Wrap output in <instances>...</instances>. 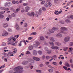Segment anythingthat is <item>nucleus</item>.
<instances>
[{
	"mask_svg": "<svg viewBox=\"0 0 73 73\" xmlns=\"http://www.w3.org/2000/svg\"><path fill=\"white\" fill-rule=\"evenodd\" d=\"M60 30L61 31L58 32H60V33H64V34L65 35H66V32H64V31H68V29L65 27H61Z\"/></svg>",
	"mask_w": 73,
	"mask_h": 73,
	"instance_id": "obj_2",
	"label": "nucleus"
},
{
	"mask_svg": "<svg viewBox=\"0 0 73 73\" xmlns=\"http://www.w3.org/2000/svg\"><path fill=\"white\" fill-rule=\"evenodd\" d=\"M14 50H15L13 51V52L14 53H16L17 52V49H16V48H15Z\"/></svg>",
	"mask_w": 73,
	"mask_h": 73,
	"instance_id": "obj_47",
	"label": "nucleus"
},
{
	"mask_svg": "<svg viewBox=\"0 0 73 73\" xmlns=\"http://www.w3.org/2000/svg\"><path fill=\"white\" fill-rule=\"evenodd\" d=\"M63 68L64 69H65V70H67V67H66L65 66H63Z\"/></svg>",
	"mask_w": 73,
	"mask_h": 73,
	"instance_id": "obj_35",
	"label": "nucleus"
},
{
	"mask_svg": "<svg viewBox=\"0 0 73 73\" xmlns=\"http://www.w3.org/2000/svg\"><path fill=\"white\" fill-rule=\"evenodd\" d=\"M68 49V47H66L64 48L63 50L64 51H66Z\"/></svg>",
	"mask_w": 73,
	"mask_h": 73,
	"instance_id": "obj_24",
	"label": "nucleus"
},
{
	"mask_svg": "<svg viewBox=\"0 0 73 73\" xmlns=\"http://www.w3.org/2000/svg\"><path fill=\"white\" fill-rule=\"evenodd\" d=\"M28 5V4L27 3H24L23 4V5L24 6H27Z\"/></svg>",
	"mask_w": 73,
	"mask_h": 73,
	"instance_id": "obj_30",
	"label": "nucleus"
},
{
	"mask_svg": "<svg viewBox=\"0 0 73 73\" xmlns=\"http://www.w3.org/2000/svg\"><path fill=\"white\" fill-rule=\"evenodd\" d=\"M48 43L49 44H50V45H52V46H54V43H53V42H52L49 41L48 42Z\"/></svg>",
	"mask_w": 73,
	"mask_h": 73,
	"instance_id": "obj_21",
	"label": "nucleus"
},
{
	"mask_svg": "<svg viewBox=\"0 0 73 73\" xmlns=\"http://www.w3.org/2000/svg\"><path fill=\"white\" fill-rule=\"evenodd\" d=\"M33 55H34V56H36L37 54V52H36V51L35 50H34L33 51Z\"/></svg>",
	"mask_w": 73,
	"mask_h": 73,
	"instance_id": "obj_23",
	"label": "nucleus"
},
{
	"mask_svg": "<svg viewBox=\"0 0 73 73\" xmlns=\"http://www.w3.org/2000/svg\"><path fill=\"white\" fill-rule=\"evenodd\" d=\"M37 45H36V44H33V46H34V47H36V46H37Z\"/></svg>",
	"mask_w": 73,
	"mask_h": 73,
	"instance_id": "obj_62",
	"label": "nucleus"
},
{
	"mask_svg": "<svg viewBox=\"0 0 73 73\" xmlns=\"http://www.w3.org/2000/svg\"><path fill=\"white\" fill-rule=\"evenodd\" d=\"M56 36L57 37H62V35L60 33L58 34Z\"/></svg>",
	"mask_w": 73,
	"mask_h": 73,
	"instance_id": "obj_26",
	"label": "nucleus"
},
{
	"mask_svg": "<svg viewBox=\"0 0 73 73\" xmlns=\"http://www.w3.org/2000/svg\"><path fill=\"white\" fill-rule=\"evenodd\" d=\"M26 54H31V52L29 51H27L26 52Z\"/></svg>",
	"mask_w": 73,
	"mask_h": 73,
	"instance_id": "obj_38",
	"label": "nucleus"
},
{
	"mask_svg": "<svg viewBox=\"0 0 73 73\" xmlns=\"http://www.w3.org/2000/svg\"><path fill=\"white\" fill-rule=\"evenodd\" d=\"M45 3V1H44L41 3V4H44Z\"/></svg>",
	"mask_w": 73,
	"mask_h": 73,
	"instance_id": "obj_57",
	"label": "nucleus"
},
{
	"mask_svg": "<svg viewBox=\"0 0 73 73\" xmlns=\"http://www.w3.org/2000/svg\"><path fill=\"white\" fill-rule=\"evenodd\" d=\"M42 58L43 60H44L45 59V56H43L42 57Z\"/></svg>",
	"mask_w": 73,
	"mask_h": 73,
	"instance_id": "obj_60",
	"label": "nucleus"
},
{
	"mask_svg": "<svg viewBox=\"0 0 73 73\" xmlns=\"http://www.w3.org/2000/svg\"><path fill=\"white\" fill-rule=\"evenodd\" d=\"M44 6H45V7H48V5H47V4L46 3L45 4H44Z\"/></svg>",
	"mask_w": 73,
	"mask_h": 73,
	"instance_id": "obj_61",
	"label": "nucleus"
},
{
	"mask_svg": "<svg viewBox=\"0 0 73 73\" xmlns=\"http://www.w3.org/2000/svg\"><path fill=\"white\" fill-rule=\"evenodd\" d=\"M11 3L7 2L5 3L4 6L6 7H9L11 6Z\"/></svg>",
	"mask_w": 73,
	"mask_h": 73,
	"instance_id": "obj_5",
	"label": "nucleus"
},
{
	"mask_svg": "<svg viewBox=\"0 0 73 73\" xmlns=\"http://www.w3.org/2000/svg\"><path fill=\"white\" fill-rule=\"evenodd\" d=\"M42 13V10L41 9H40L38 11V12L36 11V12L35 16L36 17H38L39 15H41Z\"/></svg>",
	"mask_w": 73,
	"mask_h": 73,
	"instance_id": "obj_3",
	"label": "nucleus"
},
{
	"mask_svg": "<svg viewBox=\"0 0 73 73\" xmlns=\"http://www.w3.org/2000/svg\"><path fill=\"white\" fill-rule=\"evenodd\" d=\"M15 27L17 29H19V25L17 23L15 25Z\"/></svg>",
	"mask_w": 73,
	"mask_h": 73,
	"instance_id": "obj_18",
	"label": "nucleus"
},
{
	"mask_svg": "<svg viewBox=\"0 0 73 73\" xmlns=\"http://www.w3.org/2000/svg\"><path fill=\"white\" fill-rule=\"evenodd\" d=\"M51 48L52 49H55V50H57L59 48V47H58L57 46H52L51 47Z\"/></svg>",
	"mask_w": 73,
	"mask_h": 73,
	"instance_id": "obj_8",
	"label": "nucleus"
},
{
	"mask_svg": "<svg viewBox=\"0 0 73 73\" xmlns=\"http://www.w3.org/2000/svg\"><path fill=\"white\" fill-rule=\"evenodd\" d=\"M12 2L13 4H16V1H15V0H13L12 1Z\"/></svg>",
	"mask_w": 73,
	"mask_h": 73,
	"instance_id": "obj_48",
	"label": "nucleus"
},
{
	"mask_svg": "<svg viewBox=\"0 0 73 73\" xmlns=\"http://www.w3.org/2000/svg\"><path fill=\"white\" fill-rule=\"evenodd\" d=\"M37 52L39 54H40V55L42 54V52L40 50H38L37 51Z\"/></svg>",
	"mask_w": 73,
	"mask_h": 73,
	"instance_id": "obj_16",
	"label": "nucleus"
},
{
	"mask_svg": "<svg viewBox=\"0 0 73 73\" xmlns=\"http://www.w3.org/2000/svg\"><path fill=\"white\" fill-rule=\"evenodd\" d=\"M36 33L35 32H33L30 34V36H33V35H36Z\"/></svg>",
	"mask_w": 73,
	"mask_h": 73,
	"instance_id": "obj_15",
	"label": "nucleus"
},
{
	"mask_svg": "<svg viewBox=\"0 0 73 73\" xmlns=\"http://www.w3.org/2000/svg\"><path fill=\"white\" fill-rule=\"evenodd\" d=\"M8 45L11 44L12 45H13V46H16L17 45V44L13 43V42H10L8 43Z\"/></svg>",
	"mask_w": 73,
	"mask_h": 73,
	"instance_id": "obj_10",
	"label": "nucleus"
},
{
	"mask_svg": "<svg viewBox=\"0 0 73 73\" xmlns=\"http://www.w3.org/2000/svg\"><path fill=\"white\" fill-rule=\"evenodd\" d=\"M49 32L51 33H53L54 32V31H53L52 30L50 29L49 30Z\"/></svg>",
	"mask_w": 73,
	"mask_h": 73,
	"instance_id": "obj_29",
	"label": "nucleus"
},
{
	"mask_svg": "<svg viewBox=\"0 0 73 73\" xmlns=\"http://www.w3.org/2000/svg\"><path fill=\"white\" fill-rule=\"evenodd\" d=\"M35 43L36 44V45H37V46L38 45H40V42L37 41H35Z\"/></svg>",
	"mask_w": 73,
	"mask_h": 73,
	"instance_id": "obj_19",
	"label": "nucleus"
},
{
	"mask_svg": "<svg viewBox=\"0 0 73 73\" xmlns=\"http://www.w3.org/2000/svg\"><path fill=\"white\" fill-rule=\"evenodd\" d=\"M65 21L66 23H68V22H69V20L68 19H66L65 20Z\"/></svg>",
	"mask_w": 73,
	"mask_h": 73,
	"instance_id": "obj_55",
	"label": "nucleus"
},
{
	"mask_svg": "<svg viewBox=\"0 0 73 73\" xmlns=\"http://www.w3.org/2000/svg\"><path fill=\"white\" fill-rule=\"evenodd\" d=\"M14 37H16L17 38H18V37H19V35H15Z\"/></svg>",
	"mask_w": 73,
	"mask_h": 73,
	"instance_id": "obj_52",
	"label": "nucleus"
},
{
	"mask_svg": "<svg viewBox=\"0 0 73 73\" xmlns=\"http://www.w3.org/2000/svg\"><path fill=\"white\" fill-rule=\"evenodd\" d=\"M42 9L43 11H46V9L44 7H42Z\"/></svg>",
	"mask_w": 73,
	"mask_h": 73,
	"instance_id": "obj_32",
	"label": "nucleus"
},
{
	"mask_svg": "<svg viewBox=\"0 0 73 73\" xmlns=\"http://www.w3.org/2000/svg\"><path fill=\"white\" fill-rule=\"evenodd\" d=\"M70 40V37L66 36L64 38V41L65 42H68Z\"/></svg>",
	"mask_w": 73,
	"mask_h": 73,
	"instance_id": "obj_7",
	"label": "nucleus"
},
{
	"mask_svg": "<svg viewBox=\"0 0 73 73\" xmlns=\"http://www.w3.org/2000/svg\"><path fill=\"white\" fill-rule=\"evenodd\" d=\"M4 17V15H0V18L1 19V18H3Z\"/></svg>",
	"mask_w": 73,
	"mask_h": 73,
	"instance_id": "obj_58",
	"label": "nucleus"
},
{
	"mask_svg": "<svg viewBox=\"0 0 73 73\" xmlns=\"http://www.w3.org/2000/svg\"><path fill=\"white\" fill-rule=\"evenodd\" d=\"M19 11H20V9H17L16 10V12H19Z\"/></svg>",
	"mask_w": 73,
	"mask_h": 73,
	"instance_id": "obj_53",
	"label": "nucleus"
},
{
	"mask_svg": "<svg viewBox=\"0 0 73 73\" xmlns=\"http://www.w3.org/2000/svg\"><path fill=\"white\" fill-rule=\"evenodd\" d=\"M36 72H38V73H40V72H41V70H36Z\"/></svg>",
	"mask_w": 73,
	"mask_h": 73,
	"instance_id": "obj_51",
	"label": "nucleus"
},
{
	"mask_svg": "<svg viewBox=\"0 0 73 73\" xmlns=\"http://www.w3.org/2000/svg\"><path fill=\"white\" fill-rule=\"evenodd\" d=\"M48 7H51V6L52 5V3H50V2H49L48 3Z\"/></svg>",
	"mask_w": 73,
	"mask_h": 73,
	"instance_id": "obj_33",
	"label": "nucleus"
},
{
	"mask_svg": "<svg viewBox=\"0 0 73 73\" xmlns=\"http://www.w3.org/2000/svg\"><path fill=\"white\" fill-rule=\"evenodd\" d=\"M51 52H52V50H48L47 53H48V54H50V53Z\"/></svg>",
	"mask_w": 73,
	"mask_h": 73,
	"instance_id": "obj_36",
	"label": "nucleus"
},
{
	"mask_svg": "<svg viewBox=\"0 0 73 73\" xmlns=\"http://www.w3.org/2000/svg\"><path fill=\"white\" fill-rule=\"evenodd\" d=\"M8 17H9L10 19H12V15H9L8 16Z\"/></svg>",
	"mask_w": 73,
	"mask_h": 73,
	"instance_id": "obj_44",
	"label": "nucleus"
},
{
	"mask_svg": "<svg viewBox=\"0 0 73 73\" xmlns=\"http://www.w3.org/2000/svg\"><path fill=\"white\" fill-rule=\"evenodd\" d=\"M7 31L8 32H12V29H8L7 30Z\"/></svg>",
	"mask_w": 73,
	"mask_h": 73,
	"instance_id": "obj_37",
	"label": "nucleus"
},
{
	"mask_svg": "<svg viewBox=\"0 0 73 73\" xmlns=\"http://www.w3.org/2000/svg\"><path fill=\"white\" fill-rule=\"evenodd\" d=\"M27 26H28V23H25V24L24 27H27Z\"/></svg>",
	"mask_w": 73,
	"mask_h": 73,
	"instance_id": "obj_41",
	"label": "nucleus"
},
{
	"mask_svg": "<svg viewBox=\"0 0 73 73\" xmlns=\"http://www.w3.org/2000/svg\"><path fill=\"white\" fill-rule=\"evenodd\" d=\"M28 63V62L27 61H24L22 62V64H27V63Z\"/></svg>",
	"mask_w": 73,
	"mask_h": 73,
	"instance_id": "obj_27",
	"label": "nucleus"
},
{
	"mask_svg": "<svg viewBox=\"0 0 73 73\" xmlns=\"http://www.w3.org/2000/svg\"><path fill=\"white\" fill-rule=\"evenodd\" d=\"M25 10H26L27 11H29V10L30 9V7L28 6H27L25 7Z\"/></svg>",
	"mask_w": 73,
	"mask_h": 73,
	"instance_id": "obj_17",
	"label": "nucleus"
},
{
	"mask_svg": "<svg viewBox=\"0 0 73 73\" xmlns=\"http://www.w3.org/2000/svg\"><path fill=\"white\" fill-rule=\"evenodd\" d=\"M55 44L56 45H57L58 46H60V45H61V44L58 42H55Z\"/></svg>",
	"mask_w": 73,
	"mask_h": 73,
	"instance_id": "obj_20",
	"label": "nucleus"
},
{
	"mask_svg": "<svg viewBox=\"0 0 73 73\" xmlns=\"http://www.w3.org/2000/svg\"><path fill=\"white\" fill-rule=\"evenodd\" d=\"M27 15L29 16H30L31 17L32 16H33V17H34L35 16V14L34 12H32L31 13H27Z\"/></svg>",
	"mask_w": 73,
	"mask_h": 73,
	"instance_id": "obj_6",
	"label": "nucleus"
},
{
	"mask_svg": "<svg viewBox=\"0 0 73 73\" xmlns=\"http://www.w3.org/2000/svg\"><path fill=\"white\" fill-rule=\"evenodd\" d=\"M59 23L61 24H64V21H59Z\"/></svg>",
	"mask_w": 73,
	"mask_h": 73,
	"instance_id": "obj_42",
	"label": "nucleus"
},
{
	"mask_svg": "<svg viewBox=\"0 0 73 73\" xmlns=\"http://www.w3.org/2000/svg\"><path fill=\"white\" fill-rule=\"evenodd\" d=\"M70 46H72V45H73V43L72 42H71L70 43Z\"/></svg>",
	"mask_w": 73,
	"mask_h": 73,
	"instance_id": "obj_64",
	"label": "nucleus"
},
{
	"mask_svg": "<svg viewBox=\"0 0 73 73\" xmlns=\"http://www.w3.org/2000/svg\"><path fill=\"white\" fill-rule=\"evenodd\" d=\"M48 71L50 73H52L53 72V70L52 69H48Z\"/></svg>",
	"mask_w": 73,
	"mask_h": 73,
	"instance_id": "obj_22",
	"label": "nucleus"
},
{
	"mask_svg": "<svg viewBox=\"0 0 73 73\" xmlns=\"http://www.w3.org/2000/svg\"><path fill=\"white\" fill-rule=\"evenodd\" d=\"M47 66L48 67H49L50 68H52V66L50 64H47Z\"/></svg>",
	"mask_w": 73,
	"mask_h": 73,
	"instance_id": "obj_46",
	"label": "nucleus"
},
{
	"mask_svg": "<svg viewBox=\"0 0 73 73\" xmlns=\"http://www.w3.org/2000/svg\"><path fill=\"white\" fill-rule=\"evenodd\" d=\"M3 28H7L8 27V25L6 23H4L3 24Z\"/></svg>",
	"mask_w": 73,
	"mask_h": 73,
	"instance_id": "obj_9",
	"label": "nucleus"
},
{
	"mask_svg": "<svg viewBox=\"0 0 73 73\" xmlns=\"http://www.w3.org/2000/svg\"><path fill=\"white\" fill-rule=\"evenodd\" d=\"M50 57H50L49 56H46V58L47 59H49Z\"/></svg>",
	"mask_w": 73,
	"mask_h": 73,
	"instance_id": "obj_50",
	"label": "nucleus"
},
{
	"mask_svg": "<svg viewBox=\"0 0 73 73\" xmlns=\"http://www.w3.org/2000/svg\"><path fill=\"white\" fill-rule=\"evenodd\" d=\"M69 49H70V50L68 51V52H70L72 51V48H70Z\"/></svg>",
	"mask_w": 73,
	"mask_h": 73,
	"instance_id": "obj_40",
	"label": "nucleus"
},
{
	"mask_svg": "<svg viewBox=\"0 0 73 73\" xmlns=\"http://www.w3.org/2000/svg\"><path fill=\"white\" fill-rule=\"evenodd\" d=\"M65 65L66 66H67L68 67H70V65L69 64H65Z\"/></svg>",
	"mask_w": 73,
	"mask_h": 73,
	"instance_id": "obj_54",
	"label": "nucleus"
},
{
	"mask_svg": "<svg viewBox=\"0 0 73 73\" xmlns=\"http://www.w3.org/2000/svg\"><path fill=\"white\" fill-rule=\"evenodd\" d=\"M58 12V11H55V12H54V13L56 15H57V13Z\"/></svg>",
	"mask_w": 73,
	"mask_h": 73,
	"instance_id": "obj_59",
	"label": "nucleus"
},
{
	"mask_svg": "<svg viewBox=\"0 0 73 73\" xmlns=\"http://www.w3.org/2000/svg\"><path fill=\"white\" fill-rule=\"evenodd\" d=\"M40 39L41 41H44L45 40V38L42 36H41L40 37Z\"/></svg>",
	"mask_w": 73,
	"mask_h": 73,
	"instance_id": "obj_12",
	"label": "nucleus"
},
{
	"mask_svg": "<svg viewBox=\"0 0 73 73\" xmlns=\"http://www.w3.org/2000/svg\"><path fill=\"white\" fill-rule=\"evenodd\" d=\"M44 49L46 51H48V47H45L44 48Z\"/></svg>",
	"mask_w": 73,
	"mask_h": 73,
	"instance_id": "obj_39",
	"label": "nucleus"
},
{
	"mask_svg": "<svg viewBox=\"0 0 73 73\" xmlns=\"http://www.w3.org/2000/svg\"><path fill=\"white\" fill-rule=\"evenodd\" d=\"M52 29L53 31H57V29H58L57 28H56V27H53Z\"/></svg>",
	"mask_w": 73,
	"mask_h": 73,
	"instance_id": "obj_31",
	"label": "nucleus"
},
{
	"mask_svg": "<svg viewBox=\"0 0 73 73\" xmlns=\"http://www.w3.org/2000/svg\"><path fill=\"white\" fill-rule=\"evenodd\" d=\"M51 58H56V55H54L53 56H52V57H51Z\"/></svg>",
	"mask_w": 73,
	"mask_h": 73,
	"instance_id": "obj_43",
	"label": "nucleus"
},
{
	"mask_svg": "<svg viewBox=\"0 0 73 73\" xmlns=\"http://www.w3.org/2000/svg\"><path fill=\"white\" fill-rule=\"evenodd\" d=\"M6 20L7 21H9V18L8 17H7L6 18Z\"/></svg>",
	"mask_w": 73,
	"mask_h": 73,
	"instance_id": "obj_63",
	"label": "nucleus"
},
{
	"mask_svg": "<svg viewBox=\"0 0 73 73\" xmlns=\"http://www.w3.org/2000/svg\"><path fill=\"white\" fill-rule=\"evenodd\" d=\"M33 38L32 37H30L28 38V39L29 40H31Z\"/></svg>",
	"mask_w": 73,
	"mask_h": 73,
	"instance_id": "obj_45",
	"label": "nucleus"
},
{
	"mask_svg": "<svg viewBox=\"0 0 73 73\" xmlns=\"http://www.w3.org/2000/svg\"><path fill=\"white\" fill-rule=\"evenodd\" d=\"M8 35V33L5 31H4L2 34V36H7Z\"/></svg>",
	"mask_w": 73,
	"mask_h": 73,
	"instance_id": "obj_4",
	"label": "nucleus"
},
{
	"mask_svg": "<svg viewBox=\"0 0 73 73\" xmlns=\"http://www.w3.org/2000/svg\"><path fill=\"white\" fill-rule=\"evenodd\" d=\"M6 45V43L4 42L2 43V44L1 45V46H5Z\"/></svg>",
	"mask_w": 73,
	"mask_h": 73,
	"instance_id": "obj_34",
	"label": "nucleus"
},
{
	"mask_svg": "<svg viewBox=\"0 0 73 73\" xmlns=\"http://www.w3.org/2000/svg\"><path fill=\"white\" fill-rule=\"evenodd\" d=\"M33 59L34 60H35L36 61H40V58L35 57H33Z\"/></svg>",
	"mask_w": 73,
	"mask_h": 73,
	"instance_id": "obj_11",
	"label": "nucleus"
},
{
	"mask_svg": "<svg viewBox=\"0 0 73 73\" xmlns=\"http://www.w3.org/2000/svg\"><path fill=\"white\" fill-rule=\"evenodd\" d=\"M5 8L3 7H1V10H5Z\"/></svg>",
	"mask_w": 73,
	"mask_h": 73,
	"instance_id": "obj_49",
	"label": "nucleus"
},
{
	"mask_svg": "<svg viewBox=\"0 0 73 73\" xmlns=\"http://www.w3.org/2000/svg\"><path fill=\"white\" fill-rule=\"evenodd\" d=\"M68 19H73V15H70V16H69L68 17Z\"/></svg>",
	"mask_w": 73,
	"mask_h": 73,
	"instance_id": "obj_28",
	"label": "nucleus"
},
{
	"mask_svg": "<svg viewBox=\"0 0 73 73\" xmlns=\"http://www.w3.org/2000/svg\"><path fill=\"white\" fill-rule=\"evenodd\" d=\"M70 63H71L72 64L73 63V60H72V59L70 60Z\"/></svg>",
	"mask_w": 73,
	"mask_h": 73,
	"instance_id": "obj_56",
	"label": "nucleus"
},
{
	"mask_svg": "<svg viewBox=\"0 0 73 73\" xmlns=\"http://www.w3.org/2000/svg\"><path fill=\"white\" fill-rule=\"evenodd\" d=\"M11 16H12V17H16V14H15L13 13L11 14Z\"/></svg>",
	"mask_w": 73,
	"mask_h": 73,
	"instance_id": "obj_25",
	"label": "nucleus"
},
{
	"mask_svg": "<svg viewBox=\"0 0 73 73\" xmlns=\"http://www.w3.org/2000/svg\"><path fill=\"white\" fill-rule=\"evenodd\" d=\"M33 47L32 46H30L28 48V49L29 50H31L33 49Z\"/></svg>",
	"mask_w": 73,
	"mask_h": 73,
	"instance_id": "obj_13",
	"label": "nucleus"
},
{
	"mask_svg": "<svg viewBox=\"0 0 73 73\" xmlns=\"http://www.w3.org/2000/svg\"><path fill=\"white\" fill-rule=\"evenodd\" d=\"M49 39L51 41H52V42H54V41H55L54 39V38L53 37H50L49 38Z\"/></svg>",
	"mask_w": 73,
	"mask_h": 73,
	"instance_id": "obj_14",
	"label": "nucleus"
},
{
	"mask_svg": "<svg viewBox=\"0 0 73 73\" xmlns=\"http://www.w3.org/2000/svg\"><path fill=\"white\" fill-rule=\"evenodd\" d=\"M23 67H22L18 66L14 68V70L15 72H18V73H22L23 72Z\"/></svg>",
	"mask_w": 73,
	"mask_h": 73,
	"instance_id": "obj_1",
	"label": "nucleus"
}]
</instances>
